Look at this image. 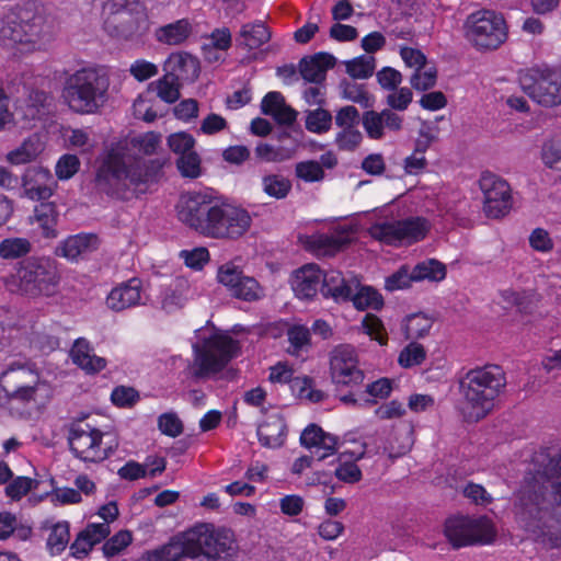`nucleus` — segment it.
<instances>
[{
    "label": "nucleus",
    "instance_id": "1",
    "mask_svg": "<svg viewBox=\"0 0 561 561\" xmlns=\"http://www.w3.org/2000/svg\"><path fill=\"white\" fill-rule=\"evenodd\" d=\"M176 219L195 234L214 240H238L252 226L242 206L203 192H187L175 204Z\"/></svg>",
    "mask_w": 561,
    "mask_h": 561
},
{
    "label": "nucleus",
    "instance_id": "2",
    "mask_svg": "<svg viewBox=\"0 0 561 561\" xmlns=\"http://www.w3.org/2000/svg\"><path fill=\"white\" fill-rule=\"evenodd\" d=\"M164 164L161 159L130 156L113 147L96 170L95 185L111 198L129 201L145 194L149 184L160 180Z\"/></svg>",
    "mask_w": 561,
    "mask_h": 561
},
{
    "label": "nucleus",
    "instance_id": "3",
    "mask_svg": "<svg viewBox=\"0 0 561 561\" xmlns=\"http://www.w3.org/2000/svg\"><path fill=\"white\" fill-rule=\"evenodd\" d=\"M549 473L561 477V451L549 461ZM519 517L525 528L548 542L561 547V481L551 484L536 478L526 480L519 491Z\"/></svg>",
    "mask_w": 561,
    "mask_h": 561
},
{
    "label": "nucleus",
    "instance_id": "4",
    "mask_svg": "<svg viewBox=\"0 0 561 561\" xmlns=\"http://www.w3.org/2000/svg\"><path fill=\"white\" fill-rule=\"evenodd\" d=\"M505 387L506 376L499 365L469 369L459 381L460 392L470 408L469 419L479 422L486 417Z\"/></svg>",
    "mask_w": 561,
    "mask_h": 561
},
{
    "label": "nucleus",
    "instance_id": "5",
    "mask_svg": "<svg viewBox=\"0 0 561 561\" xmlns=\"http://www.w3.org/2000/svg\"><path fill=\"white\" fill-rule=\"evenodd\" d=\"M110 77L98 67H83L65 78L61 98L76 114H95L107 101Z\"/></svg>",
    "mask_w": 561,
    "mask_h": 561
},
{
    "label": "nucleus",
    "instance_id": "6",
    "mask_svg": "<svg viewBox=\"0 0 561 561\" xmlns=\"http://www.w3.org/2000/svg\"><path fill=\"white\" fill-rule=\"evenodd\" d=\"M61 274L55 259L46 255L21 260L5 286L27 298L53 297L59 290Z\"/></svg>",
    "mask_w": 561,
    "mask_h": 561
},
{
    "label": "nucleus",
    "instance_id": "7",
    "mask_svg": "<svg viewBox=\"0 0 561 561\" xmlns=\"http://www.w3.org/2000/svg\"><path fill=\"white\" fill-rule=\"evenodd\" d=\"M46 33V16L35 1L11 7L0 21V41L7 46L35 43Z\"/></svg>",
    "mask_w": 561,
    "mask_h": 561
},
{
    "label": "nucleus",
    "instance_id": "8",
    "mask_svg": "<svg viewBox=\"0 0 561 561\" xmlns=\"http://www.w3.org/2000/svg\"><path fill=\"white\" fill-rule=\"evenodd\" d=\"M240 345L227 333H214L205 339L202 346H194V362L191 377L206 379L222 371L238 356Z\"/></svg>",
    "mask_w": 561,
    "mask_h": 561
},
{
    "label": "nucleus",
    "instance_id": "9",
    "mask_svg": "<svg viewBox=\"0 0 561 561\" xmlns=\"http://www.w3.org/2000/svg\"><path fill=\"white\" fill-rule=\"evenodd\" d=\"M466 39L479 51L497 49L507 39L504 16L493 10L470 13L463 24Z\"/></svg>",
    "mask_w": 561,
    "mask_h": 561
},
{
    "label": "nucleus",
    "instance_id": "10",
    "mask_svg": "<svg viewBox=\"0 0 561 561\" xmlns=\"http://www.w3.org/2000/svg\"><path fill=\"white\" fill-rule=\"evenodd\" d=\"M39 374L32 360H13L0 373V390L8 402L28 404L36 400Z\"/></svg>",
    "mask_w": 561,
    "mask_h": 561
},
{
    "label": "nucleus",
    "instance_id": "11",
    "mask_svg": "<svg viewBox=\"0 0 561 561\" xmlns=\"http://www.w3.org/2000/svg\"><path fill=\"white\" fill-rule=\"evenodd\" d=\"M518 81L525 94L539 105L561 104V70L547 65L534 66L520 70Z\"/></svg>",
    "mask_w": 561,
    "mask_h": 561
},
{
    "label": "nucleus",
    "instance_id": "12",
    "mask_svg": "<svg viewBox=\"0 0 561 561\" xmlns=\"http://www.w3.org/2000/svg\"><path fill=\"white\" fill-rule=\"evenodd\" d=\"M185 533L203 559L230 560L237 556L238 545L233 531L229 528L202 523Z\"/></svg>",
    "mask_w": 561,
    "mask_h": 561
},
{
    "label": "nucleus",
    "instance_id": "13",
    "mask_svg": "<svg viewBox=\"0 0 561 561\" xmlns=\"http://www.w3.org/2000/svg\"><path fill=\"white\" fill-rule=\"evenodd\" d=\"M431 227V222L425 217L412 216L376 224L370 228V236L388 245H410L424 240Z\"/></svg>",
    "mask_w": 561,
    "mask_h": 561
},
{
    "label": "nucleus",
    "instance_id": "14",
    "mask_svg": "<svg viewBox=\"0 0 561 561\" xmlns=\"http://www.w3.org/2000/svg\"><path fill=\"white\" fill-rule=\"evenodd\" d=\"M103 432L85 420L71 423L68 442L71 453L84 462H100L113 453L112 446L103 447Z\"/></svg>",
    "mask_w": 561,
    "mask_h": 561
},
{
    "label": "nucleus",
    "instance_id": "15",
    "mask_svg": "<svg viewBox=\"0 0 561 561\" xmlns=\"http://www.w3.org/2000/svg\"><path fill=\"white\" fill-rule=\"evenodd\" d=\"M444 533L454 548L489 545L494 541L496 536L493 525L485 517H450L445 523Z\"/></svg>",
    "mask_w": 561,
    "mask_h": 561
},
{
    "label": "nucleus",
    "instance_id": "16",
    "mask_svg": "<svg viewBox=\"0 0 561 561\" xmlns=\"http://www.w3.org/2000/svg\"><path fill=\"white\" fill-rule=\"evenodd\" d=\"M479 186L483 194V211L488 218L499 219L506 216L513 206L510 184L501 176L482 172Z\"/></svg>",
    "mask_w": 561,
    "mask_h": 561
},
{
    "label": "nucleus",
    "instance_id": "17",
    "mask_svg": "<svg viewBox=\"0 0 561 561\" xmlns=\"http://www.w3.org/2000/svg\"><path fill=\"white\" fill-rule=\"evenodd\" d=\"M186 68L193 69L197 76V60L190 54H173L165 62V75L156 81L157 95L165 103L172 104L180 98L181 81L186 80L184 76Z\"/></svg>",
    "mask_w": 561,
    "mask_h": 561
},
{
    "label": "nucleus",
    "instance_id": "18",
    "mask_svg": "<svg viewBox=\"0 0 561 561\" xmlns=\"http://www.w3.org/2000/svg\"><path fill=\"white\" fill-rule=\"evenodd\" d=\"M330 378L340 388H355L363 383L364 371L358 366V358L351 345H339L330 355Z\"/></svg>",
    "mask_w": 561,
    "mask_h": 561
},
{
    "label": "nucleus",
    "instance_id": "19",
    "mask_svg": "<svg viewBox=\"0 0 561 561\" xmlns=\"http://www.w3.org/2000/svg\"><path fill=\"white\" fill-rule=\"evenodd\" d=\"M150 20L145 7L134 4L128 12L104 20L105 32L115 38L139 41L150 30Z\"/></svg>",
    "mask_w": 561,
    "mask_h": 561
},
{
    "label": "nucleus",
    "instance_id": "20",
    "mask_svg": "<svg viewBox=\"0 0 561 561\" xmlns=\"http://www.w3.org/2000/svg\"><path fill=\"white\" fill-rule=\"evenodd\" d=\"M137 561H209L199 556L184 531L161 547L145 551Z\"/></svg>",
    "mask_w": 561,
    "mask_h": 561
},
{
    "label": "nucleus",
    "instance_id": "21",
    "mask_svg": "<svg viewBox=\"0 0 561 561\" xmlns=\"http://www.w3.org/2000/svg\"><path fill=\"white\" fill-rule=\"evenodd\" d=\"M218 282L228 288L231 296L244 300L254 301L260 298V284L254 277L247 276L243 272L231 263L219 267L217 274Z\"/></svg>",
    "mask_w": 561,
    "mask_h": 561
},
{
    "label": "nucleus",
    "instance_id": "22",
    "mask_svg": "<svg viewBox=\"0 0 561 561\" xmlns=\"http://www.w3.org/2000/svg\"><path fill=\"white\" fill-rule=\"evenodd\" d=\"M268 379L271 382L289 383L290 388L300 399L312 403L324 400L325 393L313 388V379L309 376L294 377V370L286 363H277L271 367Z\"/></svg>",
    "mask_w": 561,
    "mask_h": 561
},
{
    "label": "nucleus",
    "instance_id": "23",
    "mask_svg": "<svg viewBox=\"0 0 561 561\" xmlns=\"http://www.w3.org/2000/svg\"><path fill=\"white\" fill-rule=\"evenodd\" d=\"M362 124L368 138L379 140L383 138L386 129L392 133L400 131L403 117L389 108L381 112L370 110L363 113Z\"/></svg>",
    "mask_w": 561,
    "mask_h": 561
},
{
    "label": "nucleus",
    "instance_id": "24",
    "mask_svg": "<svg viewBox=\"0 0 561 561\" xmlns=\"http://www.w3.org/2000/svg\"><path fill=\"white\" fill-rule=\"evenodd\" d=\"M300 444L310 449L312 455L321 461L336 453L339 438L312 423L302 431Z\"/></svg>",
    "mask_w": 561,
    "mask_h": 561
},
{
    "label": "nucleus",
    "instance_id": "25",
    "mask_svg": "<svg viewBox=\"0 0 561 561\" xmlns=\"http://www.w3.org/2000/svg\"><path fill=\"white\" fill-rule=\"evenodd\" d=\"M142 283L133 277L114 287L106 297V305L114 311H123L140 305Z\"/></svg>",
    "mask_w": 561,
    "mask_h": 561
},
{
    "label": "nucleus",
    "instance_id": "26",
    "mask_svg": "<svg viewBox=\"0 0 561 561\" xmlns=\"http://www.w3.org/2000/svg\"><path fill=\"white\" fill-rule=\"evenodd\" d=\"M99 237L94 233L81 232L69 236L55 249V255L68 261H76L78 257L98 250Z\"/></svg>",
    "mask_w": 561,
    "mask_h": 561
},
{
    "label": "nucleus",
    "instance_id": "27",
    "mask_svg": "<svg viewBox=\"0 0 561 561\" xmlns=\"http://www.w3.org/2000/svg\"><path fill=\"white\" fill-rule=\"evenodd\" d=\"M299 75L306 82L322 84L327 72L335 66V57L329 53L320 51L306 56L299 61Z\"/></svg>",
    "mask_w": 561,
    "mask_h": 561
},
{
    "label": "nucleus",
    "instance_id": "28",
    "mask_svg": "<svg viewBox=\"0 0 561 561\" xmlns=\"http://www.w3.org/2000/svg\"><path fill=\"white\" fill-rule=\"evenodd\" d=\"M322 271L317 264H307L296 271L293 289L298 298L312 299L321 291Z\"/></svg>",
    "mask_w": 561,
    "mask_h": 561
},
{
    "label": "nucleus",
    "instance_id": "29",
    "mask_svg": "<svg viewBox=\"0 0 561 561\" xmlns=\"http://www.w3.org/2000/svg\"><path fill=\"white\" fill-rule=\"evenodd\" d=\"M356 278L346 279L340 271L322 272L321 294L324 298H332L336 302L350 301Z\"/></svg>",
    "mask_w": 561,
    "mask_h": 561
},
{
    "label": "nucleus",
    "instance_id": "30",
    "mask_svg": "<svg viewBox=\"0 0 561 561\" xmlns=\"http://www.w3.org/2000/svg\"><path fill=\"white\" fill-rule=\"evenodd\" d=\"M70 357L76 366L89 375L100 373L107 364L104 357H100L93 353V347L84 337H79L75 341L70 350Z\"/></svg>",
    "mask_w": 561,
    "mask_h": 561
},
{
    "label": "nucleus",
    "instance_id": "31",
    "mask_svg": "<svg viewBox=\"0 0 561 561\" xmlns=\"http://www.w3.org/2000/svg\"><path fill=\"white\" fill-rule=\"evenodd\" d=\"M286 423L279 415L267 416L256 430L260 444L267 448H277L284 444L286 437Z\"/></svg>",
    "mask_w": 561,
    "mask_h": 561
},
{
    "label": "nucleus",
    "instance_id": "32",
    "mask_svg": "<svg viewBox=\"0 0 561 561\" xmlns=\"http://www.w3.org/2000/svg\"><path fill=\"white\" fill-rule=\"evenodd\" d=\"M272 33L268 26L261 20L244 23L238 33L237 41L240 46L254 50L271 39Z\"/></svg>",
    "mask_w": 561,
    "mask_h": 561
},
{
    "label": "nucleus",
    "instance_id": "33",
    "mask_svg": "<svg viewBox=\"0 0 561 561\" xmlns=\"http://www.w3.org/2000/svg\"><path fill=\"white\" fill-rule=\"evenodd\" d=\"M191 34L192 24L188 19H180L175 22L158 27L154 36L161 44L175 46L183 44Z\"/></svg>",
    "mask_w": 561,
    "mask_h": 561
},
{
    "label": "nucleus",
    "instance_id": "34",
    "mask_svg": "<svg viewBox=\"0 0 561 561\" xmlns=\"http://www.w3.org/2000/svg\"><path fill=\"white\" fill-rule=\"evenodd\" d=\"M353 288L350 301L353 302L355 309L359 311H365L367 309L379 311L383 308V297L376 288L368 285H360L357 279L354 283Z\"/></svg>",
    "mask_w": 561,
    "mask_h": 561
},
{
    "label": "nucleus",
    "instance_id": "35",
    "mask_svg": "<svg viewBox=\"0 0 561 561\" xmlns=\"http://www.w3.org/2000/svg\"><path fill=\"white\" fill-rule=\"evenodd\" d=\"M58 211L54 203H39L34 208V219L45 239H54L58 236Z\"/></svg>",
    "mask_w": 561,
    "mask_h": 561
},
{
    "label": "nucleus",
    "instance_id": "36",
    "mask_svg": "<svg viewBox=\"0 0 561 561\" xmlns=\"http://www.w3.org/2000/svg\"><path fill=\"white\" fill-rule=\"evenodd\" d=\"M434 319L424 312L407 316L402 322V332L407 340L417 341L427 336L433 328Z\"/></svg>",
    "mask_w": 561,
    "mask_h": 561
},
{
    "label": "nucleus",
    "instance_id": "37",
    "mask_svg": "<svg viewBox=\"0 0 561 561\" xmlns=\"http://www.w3.org/2000/svg\"><path fill=\"white\" fill-rule=\"evenodd\" d=\"M353 242V238L346 229L336 230L333 233H322L314 240L318 250L327 255H335L345 250Z\"/></svg>",
    "mask_w": 561,
    "mask_h": 561
},
{
    "label": "nucleus",
    "instance_id": "38",
    "mask_svg": "<svg viewBox=\"0 0 561 561\" xmlns=\"http://www.w3.org/2000/svg\"><path fill=\"white\" fill-rule=\"evenodd\" d=\"M32 251V243L22 237L5 238L0 241V257L3 260L26 259Z\"/></svg>",
    "mask_w": 561,
    "mask_h": 561
},
{
    "label": "nucleus",
    "instance_id": "39",
    "mask_svg": "<svg viewBox=\"0 0 561 561\" xmlns=\"http://www.w3.org/2000/svg\"><path fill=\"white\" fill-rule=\"evenodd\" d=\"M70 526L67 520L57 522L50 528L46 548L50 556L60 554L69 543Z\"/></svg>",
    "mask_w": 561,
    "mask_h": 561
},
{
    "label": "nucleus",
    "instance_id": "40",
    "mask_svg": "<svg viewBox=\"0 0 561 561\" xmlns=\"http://www.w3.org/2000/svg\"><path fill=\"white\" fill-rule=\"evenodd\" d=\"M412 270L415 282L425 279L431 282H440L446 277L447 273L445 264L435 259L420 262Z\"/></svg>",
    "mask_w": 561,
    "mask_h": 561
},
{
    "label": "nucleus",
    "instance_id": "41",
    "mask_svg": "<svg viewBox=\"0 0 561 561\" xmlns=\"http://www.w3.org/2000/svg\"><path fill=\"white\" fill-rule=\"evenodd\" d=\"M263 192L275 199H284L291 191V182L280 174H266L262 178Z\"/></svg>",
    "mask_w": 561,
    "mask_h": 561
},
{
    "label": "nucleus",
    "instance_id": "42",
    "mask_svg": "<svg viewBox=\"0 0 561 561\" xmlns=\"http://www.w3.org/2000/svg\"><path fill=\"white\" fill-rule=\"evenodd\" d=\"M335 477L344 483H356L362 480V470L356 465L355 460L346 457V454H341L337 458V466L334 469Z\"/></svg>",
    "mask_w": 561,
    "mask_h": 561
},
{
    "label": "nucleus",
    "instance_id": "43",
    "mask_svg": "<svg viewBox=\"0 0 561 561\" xmlns=\"http://www.w3.org/2000/svg\"><path fill=\"white\" fill-rule=\"evenodd\" d=\"M175 164L179 173L185 179H197L202 174V159L195 150L178 157Z\"/></svg>",
    "mask_w": 561,
    "mask_h": 561
},
{
    "label": "nucleus",
    "instance_id": "44",
    "mask_svg": "<svg viewBox=\"0 0 561 561\" xmlns=\"http://www.w3.org/2000/svg\"><path fill=\"white\" fill-rule=\"evenodd\" d=\"M38 485V481L25 476H19L9 481L4 489L5 496L11 499L12 501H20L30 491L36 489Z\"/></svg>",
    "mask_w": 561,
    "mask_h": 561
},
{
    "label": "nucleus",
    "instance_id": "45",
    "mask_svg": "<svg viewBox=\"0 0 561 561\" xmlns=\"http://www.w3.org/2000/svg\"><path fill=\"white\" fill-rule=\"evenodd\" d=\"M426 359L425 347L416 341H411L399 354L398 363L403 368L421 365Z\"/></svg>",
    "mask_w": 561,
    "mask_h": 561
},
{
    "label": "nucleus",
    "instance_id": "46",
    "mask_svg": "<svg viewBox=\"0 0 561 561\" xmlns=\"http://www.w3.org/2000/svg\"><path fill=\"white\" fill-rule=\"evenodd\" d=\"M346 72L353 79H367L373 76L375 70V58L373 56L362 55L353 58L345 64Z\"/></svg>",
    "mask_w": 561,
    "mask_h": 561
},
{
    "label": "nucleus",
    "instance_id": "47",
    "mask_svg": "<svg viewBox=\"0 0 561 561\" xmlns=\"http://www.w3.org/2000/svg\"><path fill=\"white\" fill-rule=\"evenodd\" d=\"M332 115L322 107L308 112L306 116V128L314 134H324L330 130Z\"/></svg>",
    "mask_w": 561,
    "mask_h": 561
},
{
    "label": "nucleus",
    "instance_id": "48",
    "mask_svg": "<svg viewBox=\"0 0 561 561\" xmlns=\"http://www.w3.org/2000/svg\"><path fill=\"white\" fill-rule=\"evenodd\" d=\"M295 175L306 183H313L322 181L325 176V172L318 161L306 160L296 163Z\"/></svg>",
    "mask_w": 561,
    "mask_h": 561
},
{
    "label": "nucleus",
    "instance_id": "49",
    "mask_svg": "<svg viewBox=\"0 0 561 561\" xmlns=\"http://www.w3.org/2000/svg\"><path fill=\"white\" fill-rule=\"evenodd\" d=\"M364 332L370 336L371 340L377 341L380 345L388 343V333L381 319L374 313H366L362 321Z\"/></svg>",
    "mask_w": 561,
    "mask_h": 561
},
{
    "label": "nucleus",
    "instance_id": "50",
    "mask_svg": "<svg viewBox=\"0 0 561 561\" xmlns=\"http://www.w3.org/2000/svg\"><path fill=\"white\" fill-rule=\"evenodd\" d=\"M392 390L391 381L388 378H380L366 386L362 392L364 396L363 402L365 404H375L376 399H386L390 396Z\"/></svg>",
    "mask_w": 561,
    "mask_h": 561
},
{
    "label": "nucleus",
    "instance_id": "51",
    "mask_svg": "<svg viewBox=\"0 0 561 561\" xmlns=\"http://www.w3.org/2000/svg\"><path fill=\"white\" fill-rule=\"evenodd\" d=\"M363 140L357 127L342 128L335 135L334 144L340 151H355Z\"/></svg>",
    "mask_w": 561,
    "mask_h": 561
},
{
    "label": "nucleus",
    "instance_id": "52",
    "mask_svg": "<svg viewBox=\"0 0 561 561\" xmlns=\"http://www.w3.org/2000/svg\"><path fill=\"white\" fill-rule=\"evenodd\" d=\"M131 541L133 536L129 530H119L103 543V554L107 558L115 557L127 548Z\"/></svg>",
    "mask_w": 561,
    "mask_h": 561
},
{
    "label": "nucleus",
    "instance_id": "53",
    "mask_svg": "<svg viewBox=\"0 0 561 561\" xmlns=\"http://www.w3.org/2000/svg\"><path fill=\"white\" fill-rule=\"evenodd\" d=\"M413 277V270L410 271L409 266L402 265L398 271L386 278L385 288L389 291L407 289L415 282Z\"/></svg>",
    "mask_w": 561,
    "mask_h": 561
},
{
    "label": "nucleus",
    "instance_id": "54",
    "mask_svg": "<svg viewBox=\"0 0 561 561\" xmlns=\"http://www.w3.org/2000/svg\"><path fill=\"white\" fill-rule=\"evenodd\" d=\"M140 400L134 387L116 386L111 393V401L117 408H131Z\"/></svg>",
    "mask_w": 561,
    "mask_h": 561
},
{
    "label": "nucleus",
    "instance_id": "55",
    "mask_svg": "<svg viewBox=\"0 0 561 561\" xmlns=\"http://www.w3.org/2000/svg\"><path fill=\"white\" fill-rule=\"evenodd\" d=\"M158 428L162 434L173 438L180 436L184 431L182 421L174 412L162 413L158 417Z\"/></svg>",
    "mask_w": 561,
    "mask_h": 561
},
{
    "label": "nucleus",
    "instance_id": "56",
    "mask_svg": "<svg viewBox=\"0 0 561 561\" xmlns=\"http://www.w3.org/2000/svg\"><path fill=\"white\" fill-rule=\"evenodd\" d=\"M195 142V138L185 131L174 133L168 137L170 150L179 157L194 150Z\"/></svg>",
    "mask_w": 561,
    "mask_h": 561
},
{
    "label": "nucleus",
    "instance_id": "57",
    "mask_svg": "<svg viewBox=\"0 0 561 561\" xmlns=\"http://www.w3.org/2000/svg\"><path fill=\"white\" fill-rule=\"evenodd\" d=\"M180 256L187 267L195 271H201L210 259L209 251L204 247H198L190 251L182 250Z\"/></svg>",
    "mask_w": 561,
    "mask_h": 561
},
{
    "label": "nucleus",
    "instance_id": "58",
    "mask_svg": "<svg viewBox=\"0 0 561 561\" xmlns=\"http://www.w3.org/2000/svg\"><path fill=\"white\" fill-rule=\"evenodd\" d=\"M80 168V160L76 154L66 153L56 163L55 173L59 180L71 179Z\"/></svg>",
    "mask_w": 561,
    "mask_h": 561
},
{
    "label": "nucleus",
    "instance_id": "59",
    "mask_svg": "<svg viewBox=\"0 0 561 561\" xmlns=\"http://www.w3.org/2000/svg\"><path fill=\"white\" fill-rule=\"evenodd\" d=\"M287 340L290 343V353L299 352L304 346L310 344V331L301 324H294L287 330Z\"/></svg>",
    "mask_w": 561,
    "mask_h": 561
},
{
    "label": "nucleus",
    "instance_id": "60",
    "mask_svg": "<svg viewBox=\"0 0 561 561\" xmlns=\"http://www.w3.org/2000/svg\"><path fill=\"white\" fill-rule=\"evenodd\" d=\"M359 111L353 105L341 107L334 117L335 125L342 128L357 127L360 122Z\"/></svg>",
    "mask_w": 561,
    "mask_h": 561
},
{
    "label": "nucleus",
    "instance_id": "61",
    "mask_svg": "<svg viewBox=\"0 0 561 561\" xmlns=\"http://www.w3.org/2000/svg\"><path fill=\"white\" fill-rule=\"evenodd\" d=\"M413 99V93L411 89L403 87L392 91V93L387 95L386 102L389 110L394 111H405L411 104Z\"/></svg>",
    "mask_w": 561,
    "mask_h": 561
},
{
    "label": "nucleus",
    "instance_id": "62",
    "mask_svg": "<svg viewBox=\"0 0 561 561\" xmlns=\"http://www.w3.org/2000/svg\"><path fill=\"white\" fill-rule=\"evenodd\" d=\"M377 82L383 90L394 91L402 82V75L392 67H383L376 73Z\"/></svg>",
    "mask_w": 561,
    "mask_h": 561
},
{
    "label": "nucleus",
    "instance_id": "63",
    "mask_svg": "<svg viewBox=\"0 0 561 561\" xmlns=\"http://www.w3.org/2000/svg\"><path fill=\"white\" fill-rule=\"evenodd\" d=\"M129 72L137 81L142 82L154 77L158 73V67L146 59H137L130 65Z\"/></svg>",
    "mask_w": 561,
    "mask_h": 561
},
{
    "label": "nucleus",
    "instance_id": "64",
    "mask_svg": "<svg viewBox=\"0 0 561 561\" xmlns=\"http://www.w3.org/2000/svg\"><path fill=\"white\" fill-rule=\"evenodd\" d=\"M542 161L550 169L558 168L561 163V138L552 139L543 146Z\"/></svg>",
    "mask_w": 561,
    "mask_h": 561
}]
</instances>
